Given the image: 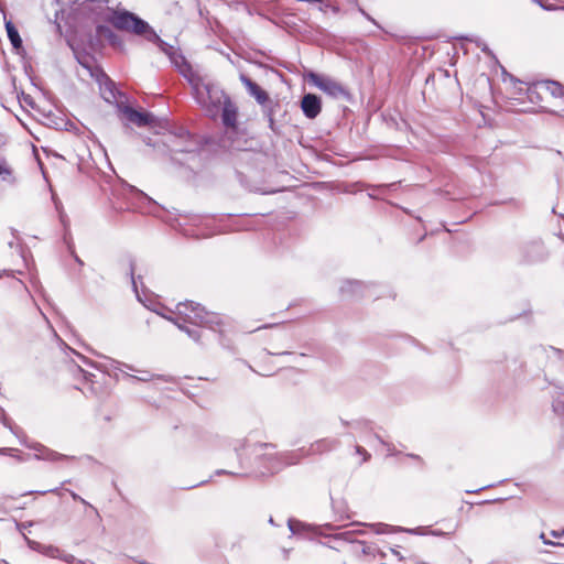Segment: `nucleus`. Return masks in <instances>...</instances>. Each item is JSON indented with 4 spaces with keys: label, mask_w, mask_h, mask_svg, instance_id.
<instances>
[{
    "label": "nucleus",
    "mask_w": 564,
    "mask_h": 564,
    "mask_svg": "<svg viewBox=\"0 0 564 564\" xmlns=\"http://www.w3.org/2000/svg\"><path fill=\"white\" fill-rule=\"evenodd\" d=\"M109 0H83L82 6L84 7V11L94 12L100 14L104 9H108Z\"/></svg>",
    "instance_id": "f3484780"
},
{
    "label": "nucleus",
    "mask_w": 564,
    "mask_h": 564,
    "mask_svg": "<svg viewBox=\"0 0 564 564\" xmlns=\"http://www.w3.org/2000/svg\"><path fill=\"white\" fill-rule=\"evenodd\" d=\"M553 409L555 412H558L560 410H564V392L560 391L557 392L556 399L553 403Z\"/></svg>",
    "instance_id": "393cba45"
},
{
    "label": "nucleus",
    "mask_w": 564,
    "mask_h": 564,
    "mask_svg": "<svg viewBox=\"0 0 564 564\" xmlns=\"http://www.w3.org/2000/svg\"><path fill=\"white\" fill-rule=\"evenodd\" d=\"M115 207L119 210H126V209L129 210V209L134 208V206L132 204H128V203L127 204H116L115 203Z\"/></svg>",
    "instance_id": "72a5a7b5"
},
{
    "label": "nucleus",
    "mask_w": 564,
    "mask_h": 564,
    "mask_svg": "<svg viewBox=\"0 0 564 564\" xmlns=\"http://www.w3.org/2000/svg\"><path fill=\"white\" fill-rule=\"evenodd\" d=\"M6 30L12 46L17 50L22 47V40L17 28L11 21H6Z\"/></svg>",
    "instance_id": "a211bd4d"
},
{
    "label": "nucleus",
    "mask_w": 564,
    "mask_h": 564,
    "mask_svg": "<svg viewBox=\"0 0 564 564\" xmlns=\"http://www.w3.org/2000/svg\"><path fill=\"white\" fill-rule=\"evenodd\" d=\"M306 79L310 84L317 87L319 90L328 95L334 99H349V91L337 80L329 76L310 72L306 75Z\"/></svg>",
    "instance_id": "423d86ee"
},
{
    "label": "nucleus",
    "mask_w": 564,
    "mask_h": 564,
    "mask_svg": "<svg viewBox=\"0 0 564 564\" xmlns=\"http://www.w3.org/2000/svg\"><path fill=\"white\" fill-rule=\"evenodd\" d=\"M130 194L133 196H142L143 194L140 191L130 188Z\"/></svg>",
    "instance_id": "a19ab883"
},
{
    "label": "nucleus",
    "mask_w": 564,
    "mask_h": 564,
    "mask_svg": "<svg viewBox=\"0 0 564 564\" xmlns=\"http://www.w3.org/2000/svg\"><path fill=\"white\" fill-rule=\"evenodd\" d=\"M410 457L415 458V459H417V460H422V459H421V457H420V456H417V455H413V454H412V455H410Z\"/></svg>",
    "instance_id": "de8ad7c7"
},
{
    "label": "nucleus",
    "mask_w": 564,
    "mask_h": 564,
    "mask_svg": "<svg viewBox=\"0 0 564 564\" xmlns=\"http://www.w3.org/2000/svg\"><path fill=\"white\" fill-rule=\"evenodd\" d=\"M432 534H434V535H442L443 533L442 532L433 531Z\"/></svg>",
    "instance_id": "8fccbe9b"
},
{
    "label": "nucleus",
    "mask_w": 564,
    "mask_h": 564,
    "mask_svg": "<svg viewBox=\"0 0 564 564\" xmlns=\"http://www.w3.org/2000/svg\"><path fill=\"white\" fill-rule=\"evenodd\" d=\"M524 261L528 263H533L541 261L545 258V249L542 242L540 241H533L528 243L524 247Z\"/></svg>",
    "instance_id": "9b49d317"
},
{
    "label": "nucleus",
    "mask_w": 564,
    "mask_h": 564,
    "mask_svg": "<svg viewBox=\"0 0 564 564\" xmlns=\"http://www.w3.org/2000/svg\"><path fill=\"white\" fill-rule=\"evenodd\" d=\"M301 108L306 118L315 119L322 110L319 97L314 94L304 95L301 101Z\"/></svg>",
    "instance_id": "1a4fd4ad"
},
{
    "label": "nucleus",
    "mask_w": 564,
    "mask_h": 564,
    "mask_svg": "<svg viewBox=\"0 0 564 564\" xmlns=\"http://www.w3.org/2000/svg\"><path fill=\"white\" fill-rule=\"evenodd\" d=\"M134 271H135L134 261L130 260V262H129V274H130V278H131V283H132L133 290H134L135 293H138L137 280H135V276H134Z\"/></svg>",
    "instance_id": "a878e982"
},
{
    "label": "nucleus",
    "mask_w": 564,
    "mask_h": 564,
    "mask_svg": "<svg viewBox=\"0 0 564 564\" xmlns=\"http://www.w3.org/2000/svg\"><path fill=\"white\" fill-rule=\"evenodd\" d=\"M129 378H132V379H138L140 381H149L151 379V375L149 371H141V376L140 377H134V376H130L129 375Z\"/></svg>",
    "instance_id": "c756f323"
},
{
    "label": "nucleus",
    "mask_w": 564,
    "mask_h": 564,
    "mask_svg": "<svg viewBox=\"0 0 564 564\" xmlns=\"http://www.w3.org/2000/svg\"><path fill=\"white\" fill-rule=\"evenodd\" d=\"M0 177L2 181L13 184L15 177L13 171L6 159L0 158Z\"/></svg>",
    "instance_id": "aec40b11"
},
{
    "label": "nucleus",
    "mask_w": 564,
    "mask_h": 564,
    "mask_svg": "<svg viewBox=\"0 0 564 564\" xmlns=\"http://www.w3.org/2000/svg\"><path fill=\"white\" fill-rule=\"evenodd\" d=\"M102 80L100 82V93L102 98L107 102H115L117 100V89L115 83L106 75H101Z\"/></svg>",
    "instance_id": "2eb2a0df"
},
{
    "label": "nucleus",
    "mask_w": 564,
    "mask_h": 564,
    "mask_svg": "<svg viewBox=\"0 0 564 564\" xmlns=\"http://www.w3.org/2000/svg\"><path fill=\"white\" fill-rule=\"evenodd\" d=\"M240 80L248 90L249 95L252 96L258 104L265 106L270 99L265 90H263L258 84L252 82L248 76L241 74Z\"/></svg>",
    "instance_id": "9d476101"
},
{
    "label": "nucleus",
    "mask_w": 564,
    "mask_h": 564,
    "mask_svg": "<svg viewBox=\"0 0 564 564\" xmlns=\"http://www.w3.org/2000/svg\"><path fill=\"white\" fill-rule=\"evenodd\" d=\"M78 501L82 502L83 505L91 508L98 514L97 510L89 502H87L84 498H80Z\"/></svg>",
    "instance_id": "58836bf2"
},
{
    "label": "nucleus",
    "mask_w": 564,
    "mask_h": 564,
    "mask_svg": "<svg viewBox=\"0 0 564 564\" xmlns=\"http://www.w3.org/2000/svg\"><path fill=\"white\" fill-rule=\"evenodd\" d=\"M354 531H345L340 533H336L334 540L336 542H343L347 546V552L356 557L369 556L373 558H383L386 553L377 547L376 544H367L361 541H357L354 539Z\"/></svg>",
    "instance_id": "39448f33"
},
{
    "label": "nucleus",
    "mask_w": 564,
    "mask_h": 564,
    "mask_svg": "<svg viewBox=\"0 0 564 564\" xmlns=\"http://www.w3.org/2000/svg\"><path fill=\"white\" fill-rule=\"evenodd\" d=\"M171 63L180 70V73L189 82L191 74H196L192 66L187 63L185 57L178 52V50H175L170 56H169Z\"/></svg>",
    "instance_id": "ddd939ff"
},
{
    "label": "nucleus",
    "mask_w": 564,
    "mask_h": 564,
    "mask_svg": "<svg viewBox=\"0 0 564 564\" xmlns=\"http://www.w3.org/2000/svg\"><path fill=\"white\" fill-rule=\"evenodd\" d=\"M77 371H78L79 373H82V375H83L84 379H85L87 382H91V383L94 382V381H93V378H94L95 376H94L93 373L85 372V371H84L83 369H80V368H78V369H77Z\"/></svg>",
    "instance_id": "473e14b6"
},
{
    "label": "nucleus",
    "mask_w": 564,
    "mask_h": 564,
    "mask_svg": "<svg viewBox=\"0 0 564 564\" xmlns=\"http://www.w3.org/2000/svg\"><path fill=\"white\" fill-rule=\"evenodd\" d=\"M14 452H17V449L10 448V447L0 448V454H6V455L14 456L13 455Z\"/></svg>",
    "instance_id": "f704fd0d"
},
{
    "label": "nucleus",
    "mask_w": 564,
    "mask_h": 564,
    "mask_svg": "<svg viewBox=\"0 0 564 564\" xmlns=\"http://www.w3.org/2000/svg\"><path fill=\"white\" fill-rule=\"evenodd\" d=\"M8 426L14 435H17L19 438H21L22 444H24L28 447L35 451L34 458H36L39 460L58 462V460H75L76 459L75 456H68V455L57 453L53 449L47 448L46 446H44L40 443H36V442L28 443L25 441V438L22 437V435H21L22 432H21V429L19 425H8Z\"/></svg>",
    "instance_id": "0eeeda50"
},
{
    "label": "nucleus",
    "mask_w": 564,
    "mask_h": 564,
    "mask_svg": "<svg viewBox=\"0 0 564 564\" xmlns=\"http://www.w3.org/2000/svg\"><path fill=\"white\" fill-rule=\"evenodd\" d=\"M188 83L192 86L196 101L209 115L215 116L227 98L224 90L198 74H191Z\"/></svg>",
    "instance_id": "f03ea898"
},
{
    "label": "nucleus",
    "mask_w": 564,
    "mask_h": 564,
    "mask_svg": "<svg viewBox=\"0 0 564 564\" xmlns=\"http://www.w3.org/2000/svg\"><path fill=\"white\" fill-rule=\"evenodd\" d=\"M90 564H94V563H90Z\"/></svg>",
    "instance_id": "5fc2aeb1"
},
{
    "label": "nucleus",
    "mask_w": 564,
    "mask_h": 564,
    "mask_svg": "<svg viewBox=\"0 0 564 564\" xmlns=\"http://www.w3.org/2000/svg\"><path fill=\"white\" fill-rule=\"evenodd\" d=\"M361 283L348 281L341 286V292L358 293L361 289Z\"/></svg>",
    "instance_id": "412c9836"
},
{
    "label": "nucleus",
    "mask_w": 564,
    "mask_h": 564,
    "mask_svg": "<svg viewBox=\"0 0 564 564\" xmlns=\"http://www.w3.org/2000/svg\"><path fill=\"white\" fill-rule=\"evenodd\" d=\"M542 540H543V543L544 544H549V545H555V546H563L564 544L562 543H556V542H552L550 540H546L544 534L542 533L541 536H540Z\"/></svg>",
    "instance_id": "c9c22d12"
},
{
    "label": "nucleus",
    "mask_w": 564,
    "mask_h": 564,
    "mask_svg": "<svg viewBox=\"0 0 564 564\" xmlns=\"http://www.w3.org/2000/svg\"><path fill=\"white\" fill-rule=\"evenodd\" d=\"M360 13L366 18L368 19L369 21H371L373 24L377 25V22L373 18H371L362 8L359 9Z\"/></svg>",
    "instance_id": "4c0bfd02"
},
{
    "label": "nucleus",
    "mask_w": 564,
    "mask_h": 564,
    "mask_svg": "<svg viewBox=\"0 0 564 564\" xmlns=\"http://www.w3.org/2000/svg\"><path fill=\"white\" fill-rule=\"evenodd\" d=\"M59 558L68 564H76L77 558L72 554H61Z\"/></svg>",
    "instance_id": "7c9ffc66"
},
{
    "label": "nucleus",
    "mask_w": 564,
    "mask_h": 564,
    "mask_svg": "<svg viewBox=\"0 0 564 564\" xmlns=\"http://www.w3.org/2000/svg\"><path fill=\"white\" fill-rule=\"evenodd\" d=\"M69 494H70L72 498H73L74 500H76V501H78V500L82 498L79 495H77L76 492H74V491H72V490H69Z\"/></svg>",
    "instance_id": "79ce46f5"
},
{
    "label": "nucleus",
    "mask_w": 564,
    "mask_h": 564,
    "mask_svg": "<svg viewBox=\"0 0 564 564\" xmlns=\"http://www.w3.org/2000/svg\"><path fill=\"white\" fill-rule=\"evenodd\" d=\"M75 260H76L79 264H83L82 260H80L78 257H75Z\"/></svg>",
    "instance_id": "3c124183"
},
{
    "label": "nucleus",
    "mask_w": 564,
    "mask_h": 564,
    "mask_svg": "<svg viewBox=\"0 0 564 564\" xmlns=\"http://www.w3.org/2000/svg\"><path fill=\"white\" fill-rule=\"evenodd\" d=\"M42 553L53 558H59L62 551L52 545H44Z\"/></svg>",
    "instance_id": "4be33fe9"
},
{
    "label": "nucleus",
    "mask_w": 564,
    "mask_h": 564,
    "mask_svg": "<svg viewBox=\"0 0 564 564\" xmlns=\"http://www.w3.org/2000/svg\"><path fill=\"white\" fill-rule=\"evenodd\" d=\"M288 525L292 533H296V532H299L300 528L302 527V523L296 520H289Z\"/></svg>",
    "instance_id": "c85d7f7f"
},
{
    "label": "nucleus",
    "mask_w": 564,
    "mask_h": 564,
    "mask_svg": "<svg viewBox=\"0 0 564 564\" xmlns=\"http://www.w3.org/2000/svg\"><path fill=\"white\" fill-rule=\"evenodd\" d=\"M144 39L149 42L155 43L159 48L167 56H170L176 50L173 45L164 42L151 26L149 32L145 33Z\"/></svg>",
    "instance_id": "dca6fc26"
},
{
    "label": "nucleus",
    "mask_w": 564,
    "mask_h": 564,
    "mask_svg": "<svg viewBox=\"0 0 564 564\" xmlns=\"http://www.w3.org/2000/svg\"><path fill=\"white\" fill-rule=\"evenodd\" d=\"M480 489H475V490H468L467 492L468 494H471V492H478Z\"/></svg>",
    "instance_id": "603ef678"
},
{
    "label": "nucleus",
    "mask_w": 564,
    "mask_h": 564,
    "mask_svg": "<svg viewBox=\"0 0 564 564\" xmlns=\"http://www.w3.org/2000/svg\"><path fill=\"white\" fill-rule=\"evenodd\" d=\"M336 534H330V535H327L330 540H329V543H327L326 545L333 550H337V551H340V550H346L347 551V546L345 543L343 542H336L334 540V536Z\"/></svg>",
    "instance_id": "5701e85b"
},
{
    "label": "nucleus",
    "mask_w": 564,
    "mask_h": 564,
    "mask_svg": "<svg viewBox=\"0 0 564 564\" xmlns=\"http://www.w3.org/2000/svg\"><path fill=\"white\" fill-rule=\"evenodd\" d=\"M221 106H223V113H221L223 123L226 127L234 128L237 122L236 106L230 101V99L228 97L224 100Z\"/></svg>",
    "instance_id": "4468645a"
},
{
    "label": "nucleus",
    "mask_w": 564,
    "mask_h": 564,
    "mask_svg": "<svg viewBox=\"0 0 564 564\" xmlns=\"http://www.w3.org/2000/svg\"><path fill=\"white\" fill-rule=\"evenodd\" d=\"M267 117L269 119L270 128L273 129L274 119H273V108L270 106L265 110Z\"/></svg>",
    "instance_id": "2f4dec72"
},
{
    "label": "nucleus",
    "mask_w": 564,
    "mask_h": 564,
    "mask_svg": "<svg viewBox=\"0 0 564 564\" xmlns=\"http://www.w3.org/2000/svg\"><path fill=\"white\" fill-rule=\"evenodd\" d=\"M119 110L129 122L138 127L156 126L158 119L150 112H140L129 106H120Z\"/></svg>",
    "instance_id": "6e6552de"
},
{
    "label": "nucleus",
    "mask_w": 564,
    "mask_h": 564,
    "mask_svg": "<svg viewBox=\"0 0 564 564\" xmlns=\"http://www.w3.org/2000/svg\"><path fill=\"white\" fill-rule=\"evenodd\" d=\"M46 119H47L46 124L50 127H54L55 129H61L64 123L63 119L56 118L52 115L46 116Z\"/></svg>",
    "instance_id": "b1692460"
},
{
    "label": "nucleus",
    "mask_w": 564,
    "mask_h": 564,
    "mask_svg": "<svg viewBox=\"0 0 564 564\" xmlns=\"http://www.w3.org/2000/svg\"><path fill=\"white\" fill-rule=\"evenodd\" d=\"M76 564H88V562H85V561H82V560L77 558Z\"/></svg>",
    "instance_id": "49530a36"
},
{
    "label": "nucleus",
    "mask_w": 564,
    "mask_h": 564,
    "mask_svg": "<svg viewBox=\"0 0 564 564\" xmlns=\"http://www.w3.org/2000/svg\"><path fill=\"white\" fill-rule=\"evenodd\" d=\"M25 540H26V543L30 549L42 553L44 545H42L41 543H39L36 541L30 540L28 538H25Z\"/></svg>",
    "instance_id": "cd10ccee"
},
{
    "label": "nucleus",
    "mask_w": 564,
    "mask_h": 564,
    "mask_svg": "<svg viewBox=\"0 0 564 564\" xmlns=\"http://www.w3.org/2000/svg\"><path fill=\"white\" fill-rule=\"evenodd\" d=\"M248 452L252 456V460L249 463L250 474L256 476L276 473L283 465L271 444H254L248 447Z\"/></svg>",
    "instance_id": "7ed1b4c3"
},
{
    "label": "nucleus",
    "mask_w": 564,
    "mask_h": 564,
    "mask_svg": "<svg viewBox=\"0 0 564 564\" xmlns=\"http://www.w3.org/2000/svg\"><path fill=\"white\" fill-rule=\"evenodd\" d=\"M283 555H284V558H288L289 557V550L283 549Z\"/></svg>",
    "instance_id": "c03bdc74"
},
{
    "label": "nucleus",
    "mask_w": 564,
    "mask_h": 564,
    "mask_svg": "<svg viewBox=\"0 0 564 564\" xmlns=\"http://www.w3.org/2000/svg\"><path fill=\"white\" fill-rule=\"evenodd\" d=\"M23 101L29 106H32L33 104L32 98L30 96H24Z\"/></svg>",
    "instance_id": "ea45409f"
},
{
    "label": "nucleus",
    "mask_w": 564,
    "mask_h": 564,
    "mask_svg": "<svg viewBox=\"0 0 564 564\" xmlns=\"http://www.w3.org/2000/svg\"><path fill=\"white\" fill-rule=\"evenodd\" d=\"M176 318L167 317V319L173 322L181 330L185 332L194 341L200 343L204 333L199 328H189L185 325L186 323L218 332L219 343L223 344V333L226 322L219 314L207 312L200 304L192 301L178 303L176 305Z\"/></svg>",
    "instance_id": "f257e3e1"
},
{
    "label": "nucleus",
    "mask_w": 564,
    "mask_h": 564,
    "mask_svg": "<svg viewBox=\"0 0 564 564\" xmlns=\"http://www.w3.org/2000/svg\"><path fill=\"white\" fill-rule=\"evenodd\" d=\"M113 28L120 31L131 32L144 36L149 32L150 25L134 13L129 11L110 10L105 18Z\"/></svg>",
    "instance_id": "20e7f679"
},
{
    "label": "nucleus",
    "mask_w": 564,
    "mask_h": 564,
    "mask_svg": "<svg viewBox=\"0 0 564 564\" xmlns=\"http://www.w3.org/2000/svg\"><path fill=\"white\" fill-rule=\"evenodd\" d=\"M543 87L555 98H564V86L555 80H544Z\"/></svg>",
    "instance_id": "6ab92c4d"
},
{
    "label": "nucleus",
    "mask_w": 564,
    "mask_h": 564,
    "mask_svg": "<svg viewBox=\"0 0 564 564\" xmlns=\"http://www.w3.org/2000/svg\"><path fill=\"white\" fill-rule=\"evenodd\" d=\"M57 489H51V490H47V492H56ZM41 494H46V491H42Z\"/></svg>",
    "instance_id": "09e8293b"
},
{
    "label": "nucleus",
    "mask_w": 564,
    "mask_h": 564,
    "mask_svg": "<svg viewBox=\"0 0 564 564\" xmlns=\"http://www.w3.org/2000/svg\"><path fill=\"white\" fill-rule=\"evenodd\" d=\"M551 535H552L553 538L564 539V529H563V530H561V531H555V530H553V531H551Z\"/></svg>",
    "instance_id": "e433bc0d"
},
{
    "label": "nucleus",
    "mask_w": 564,
    "mask_h": 564,
    "mask_svg": "<svg viewBox=\"0 0 564 564\" xmlns=\"http://www.w3.org/2000/svg\"><path fill=\"white\" fill-rule=\"evenodd\" d=\"M96 35L100 40H107L108 43L113 47L121 48L123 46L121 37L117 33H115V31L107 25H97Z\"/></svg>",
    "instance_id": "f8f14e48"
},
{
    "label": "nucleus",
    "mask_w": 564,
    "mask_h": 564,
    "mask_svg": "<svg viewBox=\"0 0 564 564\" xmlns=\"http://www.w3.org/2000/svg\"><path fill=\"white\" fill-rule=\"evenodd\" d=\"M344 505L343 502H333V508L334 510H336V512H340V518L341 519H349V514L345 512L344 510Z\"/></svg>",
    "instance_id": "bb28decb"
},
{
    "label": "nucleus",
    "mask_w": 564,
    "mask_h": 564,
    "mask_svg": "<svg viewBox=\"0 0 564 564\" xmlns=\"http://www.w3.org/2000/svg\"><path fill=\"white\" fill-rule=\"evenodd\" d=\"M226 473L225 470H218L217 474H224Z\"/></svg>",
    "instance_id": "864d4df0"
},
{
    "label": "nucleus",
    "mask_w": 564,
    "mask_h": 564,
    "mask_svg": "<svg viewBox=\"0 0 564 564\" xmlns=\"http://www.w3.org/2000/svg\"><path fill=\"white\" fill-rule=\"evenodd\" d=\"M357 452H358L359 454H366V452H365L361 447H357Z\"/></svg>",
    "instance_id": "a18cd8bd"
},
{
    "label": "nucleus",
    "mask_w": 564,
    "mask_h": 564,
    "mask_svg": "<svg viewBox=\"0 0 564 564\" xmlns=\"http://www.w3.org/2000/svg\"><path fill=\"white\" fill-rule=\"evenodd\" d=\"M181 138H185V137H189V132L186 131V130H181L180 134H178Z\"/></svg>",
    "instance_id": "37998d69"
}]
</instances>
